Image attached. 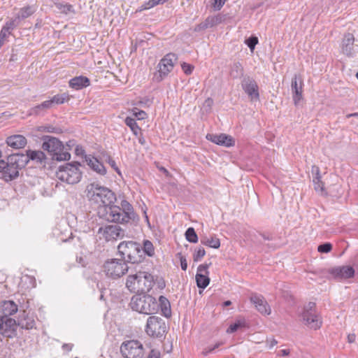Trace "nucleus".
<instances>
[{
    "label": "nucleus",
    "instance_id": "nucleus-31",
    "mask_svg": "<svg viewBox=\"0 0 358 358\" xmlns=\"http://www.w3.org/2000/svg\"><path fill=\"white\" fill-rule=\"evenodd\" d=\"M159 308H161L162 313L166 317L171 315V305L169 300L164 296H160L159 298Z\"/></svg>",
    "mask_w": 358,
    "mask_h": 358
},
{
    "label": "nucleus",
    "instance_id": "nucleus-23",
    "mask_svg": "<svg viewBox=\"0 0 358 358\" xmlns=\"http://www.w3.org/2000/svg\"><path fill=\"white\" fill-rule=\"evenodd\" d=\"M6 144L14 149H21L26 146L27 143V138L20 134H15L7 137Z\"/></svg>",
    "mask_w": 358,
    "mask_h": 358
},
{
    "label": "nucleus",
    "instance_id": "nucleus-44",
    "mask_svg": "<svg viewBox=\"0 0 358 358\" xmlns=\"http://www.w3.org/2000/svg\"><path fill=\"white\" fill-rule=\"evenodd\" d=\"M213 104V100L211 98L206 99L203 103V110L207 111L211 108Z\"/></svg>",
    "mask_w": 358,
    "mask_h": 358
},
{
    "label": "nucleus",
    "instance_id": "nucleus-60",
    "mask_svg": "<svg viewBox=\"0 0 358 358\" xmlns=\"http://www.w3.org/2000/svg\"><path fill=\"white\" fill-rule=\"evenodd\" d=\"M352 116H358V113H349V114L346 116V117H347V118H349V117H352Z\"/></svg>",
    "mask_w": 358,
    "mask_h": 358
},
{
    "label": "nucleus",
    "instance_id": "nucleus-42",
    "mask_svg": "<svg viewBox=\"0 0 358 358\" xmlns=\"http://www.w3.org/2000/svg\"><path fill=\"white\" fill-rule=\"evenodd\" d=\"M247 45L249 48L252 51L255 49L256 44L258 43V39L257 37H250L245 41Z\"/></svg>",
    "mask_w": 358,
    "mask_h": 358
},
{
    "label": "nucleus",
    "instance_id": "nucleus-8",
    "mask_svg": "<svg viewBox=\"0 0 358 358\" xmlns=\"http://www.w3.org/2000/svg\"><path fill=\"white\" fill-rule=\"evenodd\" d=\"M301 317L302 322L311 329L317 330L322 324V318L315 310V303L313 302L308 303L304 307Z\"/></svg>",
    "mask_w": 358,
    "mask_h": 358
},
{
    "label": "nucleus",
    "instance_id": "nucleus-37",
    "mask_svg": "<svg viewBox=\"0 0 358 358\" xmlns=\"http://www.w3.org/2000/svg\"><path fill=\"white\" fill-rule=\"evenodd\" d=\"M245 321L244 320H240L236 321L234 324H231L227 330L228 334H231L237 331L238 329L245 327Z\"/></svg>",
    "mask_w": 358,
    "mask_h": 358
},
{
    "label": "nucleus",
    "instance_id": "nucleus-48",
    "mask_svg": "<svg viewBox=\"0 0 358 358\" xmlns=\"http://www.w3.org/2000/svg\"><path fill=\"white\" fill-rule=\"evenodd\" d=\"M227 0H214V8L217 10H220L224 6Z\"/></svg>",
    "mask_w": 358,
    "mask_h": 358
},
{
    "label": "nucleus",
    "instance_id": "nucleus-30",
    "mask_svg": "<svg viewBox=\"0 0 358 358\" xmlns=\"http://www.w3.org/2000/svg\"><path fill=\"white\" fill-rule=\"evenodd\" d=\"M36 10V8L32 6H27L20 9L16 14V17L21 22L22 20L26 19L31 16Z\"/></svg>",
    "mask_w": 358,
    "mask_h": 358
},
{
    "label": "nucleus",
    "instance_id": "nucleus-38",
    "mask_svg": "<svg viewBox=\"0 0 358 358\" xmlns=\"http://www.w3.org/2000/svg\"><path fill=\"white\" fill-rule=\"evenodd\" d=\"M206 255V251L204 248L201 246H199L195 248L193 253V260L194 262L200 261Z\"/></svg>",
    "mask_w": 358,
    "mask_h": 358
},
{
    "label": "nucleus",
    "instance_id": "nucleus-5",
    "mask_svg": "<svg viewBox=\"0 0 358 358\" xmlns=\"http://www.w3.org/2000/svg\"><path fill=\"white\" fill-rule=\"evenodd\" d=\"M42 148L47 151L54 160L66 161L71 158L70 153L64 150V145L55 137L44 136Z\"/></svg>",
    "mask_w": 358,
    "mask_h": 358
},
{
    "label": "nucleus",
    "instance_id": "nucleus-32",
    "mask_svg": "<svg viewBox=\"0 0 358 358\" xmlns=\"http://www.w3.org/2000/svg\"><path fill=\"white\" fill-rule=\"evenodd\" d=\"M142 252H143V255L153 257L155 255V248L152 243L148 240H145L142 246Z\"/></svg>",
    "mask_w": 358,
    "mask_h": 358
},
{
    "label": "nucleus",
    "instance_id": "nucleus-57",
    "mask_svg": "<svg viewBox=\"0 0 358 358\" xmlns=\"http://www.w3.org/2000/svg\"><path fill=\"white\" fill-rule=\"evenodd\" d=\"M268 342H269V348H272L278 343V341L274 338L268 341Z\"/></svg>",
    "mask_w": 358,
    "mask_h": 358
},
{
    "label": "nucleus",
    "instance_id": "nucleus-15",
    "mask_svg": "<svg viewBox=\"0 0 358 358\" xmlns=\"http://www.w3.org/2000/svg\"><path fill=\"white\" fill-rule=\"evenodd\" d=\"M242 87L251 100L259 99L258 85L253 78L249 76L245 77L242 80Z\"/></svg>",
    "mask_w": 358,
    "mask_h": 358
},
{
    "label": "nucleus",
    "instance_id": "nucleus-53",
    "mask_svg": "<svg viewBox=\"0 0 358 358\" xmlns=\"http://www.w3.org/2000/svg\"><path fill=\"white\" fill-rule=\"evenodd\" d=\"M312 173L315 174V177H321L320 173V169L317 166H312Z\"/></svg>",
    "mask_w": 358,
    "mask_h": 358
},
{
    "label": "nucleus",
    "instance_id": "nucleus-46",
    "mask_svg": "<svg viewBox=\"0 0 358 358\" xmlns=\"http://www.w3.org/2000/svg\"><path fill=\"white\" fill-rule=\"evenodd\" d=\"M180 258V266L183 271H186L187 268V262L186 258L182 255L181 253L177 255Z\"/></svg>",
    "mask_w": 358,
    "mask_h": 358
},
{
    "label": "nucleus",
    "instance_id": "nucleus-1",
    "mask_svg": "<svg viewBox=\"0 0 358 358\" xmlns=\"http://www.w3.org/2000/svg\"><path fill=\"white\" fill-rule=\"evenodd\" d=\"M88 199L99 205V215L108 222L127 223L135 218L132 206L126 200L121 201V206L111 205L115 200L114 193L108 188L96 182L86 187Z\"/></svg>",
    "mask_w": 358,
    "mask_h": 358
},
{
    "label": "nucleus",
    "instance_id": "nucleus-21",
    "mask_svg": "<svg viewBox=\"0 0 358 358\" xmlns=\"http://www.w3.org/2000/svg\"><path fill=\"white\" fill-rule=\"evenodd\" d=\"M69 95L66 93L57 94L51 99L43 101L41 104L38 105L36 108L38 110H50L53 109L55 105L64 103L69 100Z\"/></svg>",
    "mask_w": 358,
    "mask_h": 358
},
{
    "label": "nucleus",
    "instance_id": "nucleus-9",
    "mask_svg": "<svg viewBox=\"0 0 358 358\" xmlns=\"http://www.w3.org/2000/svg\"><path fill=\"white\" fill-rule=\"evenodd\" d=\"M120 352L124 358H143L145 350L139 341L129 340L121 344Z\"/></svg>",
    "mask_w": 358,
    "mask_h": 358
},
{
    "label": "nucleus",
    "instance_id": "nucleus-11",
    "mask_svg": "<svg viewBox=\"0 0 358 358\" xmlns=\"http://www.w3.org/2000/svg\"><path fill=\"white\" fill-rule=\"evenodd\" d=\"M166 324L164 320L157 316H150L148 318L145 331L153 338H162L166 332Z\"/></svg>",
    "mask_w": 358,
    "mask_h": 358
},
{
    "label": "nucleus",
    "instance_id": "nucleus-50",
    "mask_svg": "<svg viewBox=\"0 0 358 358\" xmlns=\"http://www.w3.org/2000/svg\"><path fill=\"white\" fill-rule=\"evenodd\" d=\"M8 35L5 33V30H1L0 32V48L5 43L7 37Z\"/></svg>",
    "mask_w": 358,
    "mask_h": 358
},
{
    "label": "nucleus",
    "instance_id": "nucleus-14",
    "mask_svg": "<svg viewBox=\"0 0 358 358\" xmlns=\"http://www.w3.org/2000/svg\"><path fill=\"white\" fill-rule=\"evenodd\" d=\"M17 324L14 319L0 317V334L5 337L13 338L16 334Z\"/></svg>",
    "mask_w": 358,
    "mask_h": 358
},
{
    "label": "nucleus",
    "instance_id": "nucleus-24",
    "mask_svg": "<svg viewBox=\"0 0 358 358\" xmlns=\"http://www.w3.org/2000/svg\"><path fill=\"white\" fill-rule=\"evenodd\" d=\"M354 41L355 38L352 34L348 33L344 36L341 48L343 54L348 57L353 56L355 54Z\"/></svg>",
    "mask_w": 358,
    "mask_h": 358
},
{
    "label": "nucleus",
    "instance_id": "nucleus-19",
    "mask_svg": "<svg viewBox=\"0 0 358 358\" xmlns=\"http://www.w3.org/2000/svg\"><path fill=\"white\" fill-rule=\"evenodd\" d=\"M250 301L254 304L256 309L261 314L267 315L271 314V308L263 296L257 294H252L250 296Z\"/></svg>",
    "mask_w": 358,
    "mask_h": 358
},
{
    "label": "nucleus",
    "instance_id": "nucleus-41",
    "mask_svg": "<svg viewBox=\"0 0 358 358\" xmlns=\"http://www.w3.org/2000/svg\"><path fill=\"white\" fill-rule=\"evenodd\" d=\"M332 249V245L329 243H325L318 246L317 250L322 253H327Z\"/></svg>",
    "mask_w": 358,
    "mask_h": 358
},
{
    "label": "nucleus",
    "instance_id": "nucleus-45",
    "mask_svg": "<svg viewBox=\"0 0 358 358\" xmlns=\"http://www.w3.org/2000/svg\"><path fill=\"white\" fill-rule=\"evenodd\" d=\"M43 129L41 131L50 132V133H59L61 131V129L57 127H55L53 126H45L42 127Z\"/></svg>",
    "mask_w": 358,
    "mask_h": 358
},
{
    "label": "nucleus",
    "instance_id": "nucleus-39",
    "mask_svg": "<svg viewBox=\"0 0 358 358\" xmlns=\"http://www.w3.org/2000/svg\"><path fill=\"white\" fill-rule=\"evenodd\" d=\"M168 0H150L142 6L143 10L150 9L159 4H163Z\"/></svg>",
    "mask_w": 358,
    "mask_h": 358
},
{
    "label": "nucleus",
    "instance_id": "nucleus-54",
    "mask_svg": "<svg viewBox=\"0 0 358 358\" xmlns=\"http://www.w3.org/2000/svg\"><path fill=\"white\" fill-rule=\"evenodd\" d=\"M134 115L138 120H143L147 117V113H134Z\"/></svg>",
    "mask_w": 358,
    "mask_h": 358
},
{
    "label": "nucleus",
    "instance_id": "nucleus-61",
    "mask_svg": "<svg viewBox=\"0 0 358 358\" xmlns=\"http://www.w3.org/2000/svg\"><path fill=\"white\" fill-rule=\"evenodd\" d=\"M259 236H262L264 240H270V238L265 234H260Z\"/></svg>",
    "mask_w": 358,
    "mask_h": 358
},
{
    "label": "nucleus",
    "instance_id": "nucleus-40",
    "mask_svg": "<svg viewBox=\"0 0 358 358\" xmlns=\"http://www.w3.org/2000/svg\"><path fill=\"white\" fill-rule=\"evenodd\" d=\"M20 325H21L22 328L30 329L34 327L35 322L32 319L27 318V319H24V320H22L20 323Z\"/></svg>",
    "mask_w": 358,
    "mask_h": 358
},
{
    "label": "nucleus",
    "instance_id": "nucleus-29",
    "mask_svg": "<svg viewBox=\"0 0 358 358\" xmlns=\"http://www.w3.org/2000/svg\"><path fill=\"white\" fill-rule=\"evenodd\" d=\"M201 243L204 245H207L215 249H217L220 246V239L215 236L202 237L201 238Z\"/></svg>",
    "mask_w": 358,
    "mask_h": 358
},
{
    "label": "nucleus",
    "instance_id": "nucleus-20",
    "mask_svg": "<svg viewBox=\"0 0 358 358\" xmlns=\"http://www.w3.org/2000/svg\"><path fill=\"white\" fill-rule=\"evenodd\" d=\"M27 154H20L21 158V165H26L29 161H34L36 163L41 164L45 159V155L41 150H27Z\"/></svg>",
    "mask_w": 358,
    "mask_h": 358
},
{
    "label": "nucleus",
    "instance_id": "nucleus-2",
    "mask_svg": "<svg viewBox=\"0 0 358 358\" xmlns=\"http://www.w3.org/2000/svg\"><path fill=\"white\" fill-rule=\"evenodd\" d=\"M154 276L146 272L139 271L130 273L127 277L126 286L132 292H148L153 287Z\"/></svg>",
    "mask_w": 358,
    "mask_h": 358
},
{
    "label": "nucleus",
    "instance_id": "nucleus-7",
    "mask_svg": "<svg viewBox=\"0 0 358 358\" xmlns=\"http://www.w3.org/2000/svg\"><path fill=\"white\" fill-rule=\"evenodd\" d=\"M80 165L79 163H68L65 166H60L56 173L57 178L68 184L78 183L82 177L79 169Z\"/></svg>",
    "mask_w": 358,
    "mask_h": 358
},
{
    "label": "nucleus",
    "instance_id": "nucleus-22",
    "mask_svg": "<svg viewBox=\"0 0 358 358\" xmlns=\"http://www.w3.org/2000/svg\"><path fill=\"white\" fill-rule=\"evenodd\" d=\"M291 88L293 99L296 104L302 99V80L298 75L295 74L292 80Z\"/></svg>",
    "mask_w": 358,
    "mask_h": 358
},
{
    "label": "nucleus",
    "instance_id": "nucleus-16",
    "mask_svg": "<svg viewBox=\"0 0 358 358\" xmlns=\"http://www.w3.org/2000/svg\"><path fill=\"white\" fill-rule=\"evenodd\" d=\"M210 264H201L197 268V272L195 276L196 285L199 288L204 289L210 283V278H208V267Z\"/></svg>",
    "mask_w": 358,
    "mask_h": 358
},
{
    "label": "nucleus",
    "instance_id": "nucleus-26",
    "mask_svg": "<svg viewBox=\"0 0 358 358\" xmlns=\"http://www.w3.org/2000/svg\"><path fill=\"white\" fill-rule=\"evenodd\" d=\"M90 81L89 78L85 76H77L70 80L69 85L71 87L76 90H80L83 87L89 86Z\"/></svg>",
    "mask_w": 358,
    "mask_h": 358
},
{
    "label": "nucleus",
    "instance_id": "nucleus-51",
    "mask_svg": "<svg viewBox=\"0 0 358 358\" xmlns=\"http://www.w3.org/2000/svg\"><path fill=\"white\" fill-rule=\"evenodd\" d=\"M108 164L110 165V166L119 174H120V171L118 169V167L117 166V164L115 163V162L111 159V158H109L108 159Z\"/></svg>",
    "mask_w": 358,
    "mask_h": 358
},
{
    "label": "nucleus",
    "instance_id": "nucleus-36",
    "mask_svg": "<svg viewBox=\"0 0 358 358\" xmlns=\"http://www.w3.org/2000/svg\"><path fill=\"white\" fill-rule=\"evenodd\" d=\"M321 177H314L313 182L314 184V188L316 192H320L321 194H326V192L324 189V183L320 180Z\"/></svg>",
    "mask_w": 358,
    "mask_h": 358
},
{
    "label": "nucleus",
    "instance_id": "nucleus-35",
    "mask_svg": "<svg viewBox=\"0 0 358 358\" xmlns=\"http://www.w3.org/2000/svg\"><path fill=\"white\" fill-rule=\"evenodd\" d=\"M125 123L128 127H130L131 130L135 135L138 134L140 130V127L137 125L135 118L128 117L125 119Z\"/></svg>",
    "mask_w": 358,
    "mask_h": 358
},
{
    "label": "nucleus",
    "instance_id": "nucleus-43",
    "mask_svg": "<svg viewBox=\"0 0 358 358\" xmlns=\"http://www.w3.org/2000/svg\"><path fill=\"white\" fill-rule=\"evenodd\" d=\"M181 67L184 73L187 75H190L194 69L192 65L185 62L182 64Z\"/></svg>",
    "mask_w": 358,
    "mask_h": 358
},
{
    "label": "nucleus",
    "instance_id": "nucleus-34",
    "mask_svg": "<svg viewBox=\"0 0 358 358\" xmlns=\"http://www.w3.org/2000/svg\"><path fill=\"white\" fill-rule=\"evenodd\" d=\"M185 238L189 243H196L198 242V236L193 227H189L186 230Z\"/></svg>",
    "mask_w": 358,
    "mask_h": 358
},
{
    "label": "nucleus",
    "instance_id": "nucleus-10",
    "mask_svg": "<svg viewBox=\"0 0 358 358\" xmlns=\"http://www.w3.org/2000/svg\"><path fill=\"white\" fill-rule=\"evenodd\" d=\"M129 267L125 261L112 259L106 261L103 264V271L106 275L113 278H117L129 271Z\"/></svg>",
    "mask_w": 358,
    "mask_h": 358
},
{
    "label": "nucleus",
    "instance_id": "nucleus-3",
    "mask_svg": "<svg viewBox=\"0 0 358 358\" xmlns=\"http://www.w3.org/2000/svg\"><path fill=\"white\" fill-rule=\"evenodd\" d=\"M133 310L145 315L156 313L159 310L157 299L149 294H136L132 296L130 302Z\"/></svg>",
    "mask_w": 358,
    "mask_h": 358
},
{
    "label": "nucleus",
    "instance_id": "nucleus-33",
    "mask_svg": "<svg viewBox=\"0 0 358 358\" xmlns=\"http://www.w3.org/2000/svg\"><path fill=\"white\" fill-rule=\"evenodd\" d=\"M20 22V20L15 16L14 18L6 22L1 30H5V33L9 35L10 34V31L18 26Z\"/></svg>",
    "mask_w": 358,
    "mask_h": 358
},
{
    "label": "nucleus",
    "instance_id": "nucleus-25",
    "mask_svg": "<svg viewBox=\"0 0 358 358\" xmlns=\"http://www.w3.org/2000/svg\"><path fill=\"white\" fill-rule=\"evenodd\" d=\"M17 305L13 301H3L0 303V313L1 317L12 315L17 312Z\"/></svg>",
    "mask_w": 358,
    "mask_h": 358
},
{
    "label": "nucleus",
    "instance_id": "nucleus-18",
    "mask_svg": "<svg viewBox=\"0 0 358 358\" xmlns=\"http://www.w3.org/2000/svg\"><path fill=\"white\" fill-rule=\"evenodd\" d=\"M206 138L217 144L219 145L224 146L227 148L234 146L235 144V141L234 138L229 136L225 134H208L206 136Z\"/></svg>",
    "mask_w": 358,
    "mask_h": 358
},
{
    "label": "nucleus",
    "instance_id": "nucleus-47",
    "mask_svg": "<svg viewBox=\"0 0 358 358\" xmlns=\"http://www.w3.org/2000/svg\"><path fill=\"white\" fill-rule=\"evenodd\" d=\"M155 283L157 284V287L160 289H163L166 286L165 281L162 278H157L155 280L154 279V284Z\"/></svg>",
    "mask_w": 358,
    "mask_h": 358
},
{
    "label": "nucleus",
    "instance_id": "nucleus-52",
    "mask_svg": "<svg viewBox=\"0 0 358 358\" xmlns=\"http://www.w3.org/2000/svg\"><path fill=\"white\" fill-rule=\"evenodd\" d=\"M222 343H217L213 347H208L206 349V351L204 352L205 355L212 352L215 349L217 348Z\"/></svg>",
    "mask_w": 358,
    "mask_h": 358
},
{
    "label": "nucleus",
    "instance_id": "nucleus-12",
    "mask_svg": "<svg viewBox=\"0 0 358 358\" xmlns=\"http://www.w3.org/2000/svg\"><path fill=\"white\" fill-rule=\"evenodd\" d=\"M122 229L117 225H106L100 227L98 230L99 238L105 239L106 241L117 240L122 236Z\"/></svg>",
    "mask_w": 358,
    "mask_h": 358
},
{
    "label": "nucleus",
    "instance_id": "nucleus-63",
    "mask_svg": "<svg viewBox=\"0 0 358 358\" xmlns=\"http://www.w3.org/2000/svg\"><path fill=\"white\" fill-rule=\"evenodd\" d=\"M71 145H74V143H73V141H69L68 142V143H67V145H68V146H71Z\"/></svg>",
    "mask_w": 358,
    "mask_h": 358
},
{
    "label": "nucleus",
    "instance_id": "nucleus-13",
    "mask_svg": "<svg viewBox=\"0 0 358 358\" xmlns=\"http://www.w3.org/2000/svg\"><path fill=\"white\" fill-rule=\"evenodd\" d=\"M176 59L175 54L169 53L160 60L158 64L160 80H162L173 70Z\"/></svg>",
    "mask_w": 358,
    "mask_h": 358
},
{
    "label": "nucleus",
    "instance_id": "nucleus-64",
    "mask_svg": "<svg viewBox=\"0 0 358 358\" xmlns=\"http://www.w3.org/2000/svg\"><path fill=\"white\" fill-rule=\"evenodd\" d=\"M139 142H140L141 144H143V143H144V140H143V139L140 138V139H139Z\"/></svg>",
    "mask_w": 358,
    "mask_h": 358
},
{
    "label": "nucleus",
    "instance_id": "nucleus-58",
    "mask_svg": "<svg viewBox=\"0 0 358 358\" xmlns=\"http://www.w3.org/2000/svg\"><path fill=\"white\" fill-rule=\"evenodd\" d=\"M290 353V351L289 350H287V349H284V350H280V354L282 356H287L289 355Z\"/></svg>",
    "mask_w": 358,
    "mask_h": 358
},
{
    "label": "nucleus",
    "instance_id": "nucleus-28",
    "mask_svg": "<svg viewBox=\"0 0 358 358\" xmlns=\"http://www.w3.org/2000/svg\"><path fill=\"white\" fill-rule=\"evenodd\" d=\"M244 70L239 62H234L230 66L229 74L233 78H240L243 76Z\"/></svg>",
    "mask_w": 358,
    "mask_h": 358
},
{
    "label": "nucleus",
    "instance_id": "nucleus-27",
    "mask_svg": "<svg viewBox=\"0 0 358 358\" xmlns=\"http://www.w3.org/2000/svg\"><path fill=\"white\" fill-rule=\"evenodd\" d=\"M87 164L89 166L100 175H105L106 173V169L96 158L92 157L87 159Z\"/></svg>",
    "mask_w": 358,
    "mask_h": 358
},
{
    "label": "nucleus",
    "instance_id": "nucleus-55",
    "mask_svg": "<svg viewBox=\"0 0 358 358\" xmlns=\"http://www.w3.org/2000/svg\"><path fill=\"white\" fill-rule=\"evenodd\" d=\"M72 348H73V345L70 344V343L64 344L62 345L63 350H66V351H71L72 350Z\"/></svg>",
    "mask_w": 358,
    "mask_h": 358
},
{
    "label": "nucleus",
    "instance_id": "nucleus-56",
    "mask_svg": "<svg viewBox=\"0 0 358 358\" xmlns=\"http://www.w3.org/2000/svg\"><path fill=\"white\" fill-rule=\"evenodd\" d=\"M356 335L355 334H349L348 336V340L349 343H353L355 340Z\"/></svg>",
    "mask_w": 358,
    "mask_h": 358
},
{
    "label": "nucleus",
    "instance_id": "nucleus-17",
    "mask_svg": "<svg viewBox=\"0 0 358 358\" xmlns=\"http://www.w3.org/2000/svg\"><path fill=\"white\" fill-rule=\"evenodd\" d=\"M329 273L338 280H342L352 278L355 274L354 268L350 266H343L332 268L329 270Z\"/></svg>",
    "mask_w": 358,
    "mask_h": 358
},
{
    "label": "nucleus",
    "instance_id": "nucleus-6",
    "mask_svg": "<svg viewBox=\"0 0 358 358\" xmlns=\"http://www.w3.org/2000/svg\"><path fill=\"white\" fill-rule=\"evenodd\" d=\"M20 154L11 155L7 158V162L0 160V173L6 181H10L19 176V169L24 166L21 165Z\"/></svg>",
    "mask_w": 358,
    "mask_h": 358
},
{
    "label": "nucleus",
    "instance_id": "nucleus-62",
    "mask_svg": "<svg viewBox=\"0 0 358 358\" xmlns=\"http://www.w3.org/2000/svg\"><path fill=\"white\" fill-rule=\"evenodd\" d=\"M231 302L230 301H226L224 303V306H229L231 305Z\"/></svg>",
    "mask_w": 358,
    "mask_h": 358
},
{
    "label": "nucleus",
    "instance_id": "nucleus-4",
    "mask_svg": "<svg viewBox=\"0 0 358 358\" xmlns=\"http://www.w3.org/2000/svg\"><path fill=\"white\" fill-rule=\"evenodd\" d=\"M121 257L133 264L141 262L143 259L142 246L134 241H123L117 247Z\"/></svg>",
    "mask_w": 358,
    "mask_h": 358
},
{
    "label": "nucleus",
    "instance_id": "nucleus-59",
    "mask_svg": "<svg viewBox=\"0 0 358 358\" xmlns=\"http://www.w3.org/2000/svg\"><path fill=\"white\" fill-rule=\"evenodd\" d=\"M76 152L77 155L83 154V150L82 149V148H79L78 146H77V148H76Z\"/></svg>",
    "mask_w": 358,
    "mask_h": 358
},
{
    "label": "nucleus",
    "instance_id": "nucleus-49",
    "mask_svg": "<svg viewBox=\"0 0 358 358\" xmlns=\"http://www.w3.org/2000/svg\"><path fill=\"white\" fill-rule=\"evenodd\" d=\"M161 353L159 350L152 349L150 350L148 358H160Z\"/></svg>",
    "mask_w": 358,
    "mask_h": 358
}]
</instances>
